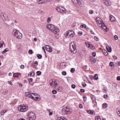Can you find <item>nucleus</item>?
<instances>
[{
  "label": "nucleus",
  "instance_id": "f257e3e1",
  "mask_svg": "<svg viewBox=\"0 0 120 120\" xmlns=\"http://www.w3.org/2000/svg\"><path fill=\"white\" fill-rule=\"evenodd\" d=\"M49 82L50 85L52 87H56L59 84L58 80L55 79L50 80Z\"/></svg>",
  "mask_w": 120,
  "mask_h": 120
},
{
  "label": "nucleus",
  "instance_id": "f03ea898",
  "mask_svg": "<svg viewBox=\"0 0 120 120\" xmlns=\"http://www.w3.org/2000/svg\"><path fill=\"white\" fill-rule=\"evenodd\" d=\"M12 33L14 35L16 38L19 39H21L22 38V34L19 32L17 30H14L12 32Z\"/></svg>",
  "mask_w": 120,
  "mask_h": 120
},
{
  "label": "nucleus",
  "instance_id": "7ed1b4c3",
  "mask_svg": "<svg viewBox=\"0 0 120 120\" xmlns=\"http://www.w3.org/2000/svg\"><path fill=\"white\" fill-rule=\"evenodd\" d=\"M61 112L64 114H68L72 112V110L71 109L69 108L65 107L63 108L61 110Z\"/></svg>",
  "mask_w": 120,
  "mask_h": 120
},
{
  "label": "nucleus",
  "instance_id": "20e7f679",
  "mask_svg": "<svg viewBox=\"0 0 120 120\" xmlns=\"http://www.w3.org/2000/svg\"><path fill=\"white\" fill-rule=\"evenodd\" d=\"M28 120H34L36 118L35 114L33 112H31L28 113Z\"/></svg>",
  "mask_w": 120,
  "mask_h": 120
},
{
  "label": "nucleus",
  "instance_id": "39448f33",
  "mask_svg": "<svg viewBox=\"0 0 120 120\" xmlns=\"http://www.w3.org/2000/svg\"><path fill=\"white\" fill-rule=\"evenodd\" d=\"M70 51L73 53H76L77 50L76 49L75 44L72 42L71 43L70 46Z\"/></svg>",
  "mask_w": 120,
  "mask_h": 120
},
{
  "label": "nucleus",
  "instance_id": "423d86ee",
  "mask_svg": "<svg viewBox=\"0 0 120 120\" xmlns=\"http://www.w3.org/2000/svg\"><path fill=\"white\" fill-rule=\"evenodd\" d=\"M56 9L58 12L61 14L65 13L66 12V9L65 8L58 6L56 7Z\"/></svg>",
  "mask_w": 120,
  "mask_h": 120
},
{
  "label": "nucleus",
  "instance_id": "0eeeda50",
  "mask_svg": "<svg viewBox=\"0 0 120 120\" xmlns=\"http://www.w3.org/2000/svg\"><path fill=\"white\" fill-rule=\"evenodd\" d=\"M66 36H67L68 38H72L75 34L74 32L72 30H69L67 31L65 33Z\"/></svg>",
  "mask_w": 120,
  "mask_h": 120
},
{
  "label": "nucleus",
  "instance_id": "6e6552de",
  "mask_svg": "<svg viewBox=\"0 0 120 120\" xmlns=\"http://www.w3.org/2000/svg\"><path fill=\"white\" fill-rule=\"evenodd\" d=\"M27 107L25 105H19L18 107L19 110L21 112H24L27 110Z\"/></svg>",
  "mask_w": 120,
  "mask_h": 120
},
{
  "label": "nucleus",
  "instance_id": "1a4fd4ad",
  "mask_svg": "<svg viewBox=\"0 0 120 120\" xmlns=\"http://www.w3.org/2000/svg\"><path fill=\"white\" fill-rule=\"evenodd\" d=\"M1 16L3 19L4 20H7L8 21H9L10 20V19L8 18L7 15L4 13H2Z\"/></svg>",
  "mask_w": 120,
  "mask_h": 120
},
{
  "label": "nucleus",
  "instance_id": "9d476101",
  "mask_svg": "<svg viewBox=\"0 0 120 120\" xmlns=\"http://www.w3.org/2000/svg\"><path fill=\"white\" fill-rule=\"evenodd\" d=\"M31 94H33L34 96H35V98H34V99L33 100H34L37 101H38L40 100V98L39 95H38L36 94L32 93Z\"/></svg>",
  "mask_w": 120,
  "mask_h": 120
},
{
  "label": "nucleus",
  "instance_id": "9b49d317",
  "mask_svg": "<svg viewBox=\"0 0 120 120\" xmlns=\"http://www.w3.org/2000/svg\"><path fill=\"white\" fill-rule=\"evenodd\" d=\"M46 50L49 52H51L52 51V49L51 47L48 45H45V46Z\"/></svg>",
  "mask_w": 120,
  "mask_h": 120
},
{
  "label": "nucleus",
  "instance_id": "f8f14e48",
  "mask_svg": "<svg viewBox=\"0 0 120 120\" xmlns=\"http://www.w3.org/2000/svg\"><path fill=\"white\" fill-rule=\"evenodd\" d=\"M46 27L49 30L51 31L55 26L51 24H49L46 25Z\"/></svg>",
  "mask_w": 120,
  "mask_h": 120
},
{
  "label": "nucleus",
  "instance_id": "ddd939ff",
  "mask_svg": "<svg viewBox=\"0 0 120 120\" xmlns=\"http://www.w3.org/2000/svg\"><path fill=\"white\" fill-rule=\"evenodd\" d=\"M32 93H31L29 92H27L25 93V95L28 97V98H31L33 100L34 99V98L32 96L31 94Z\"/></svg>",
  "mask_w": 120,
  "mask_h": 120
},
{
  "label": "nucleus",
  "instance_id": "4468645a",
  "mask_svg": "<svg viewBox=\"0 0 120 120\" xmlns=\"http://www.w3.org/2000/svg\"><path fill=\"white\" fill-rule=\"evenodd\" d=\"M77 3L76 4L78 6H79L80 7H81L82 6L83 2L81 0H78L77 2Z\"/></svg>",
  "mask_w": 120,
  "mask_h": 120
},
{
  "label": "nucleus",
  "instance_id": "2eb2a0df",
  "mask_svg": "<svg viewBox=\"0 0 120 120\" xmlns=\"http://www.w3.org/2000/svg\"><path fill=\"white\" fill-rule=\"evenodd\" d=\"M105 4L107 6H110L111 5V2L108 0H106L104 2Z\"/></svg>",
  "mask_w": 120,
  "mask_h": 120
},
{
  "label": "nucleus",
  "instance_id": "dca6fc26",
  "mask_svg": "<svg viewBox=\"0 0 120 120\" xmlns=\"http://www.w3.org/2000/svg\"><path fill=\"white\" fill-rule=\"evenodd\" d=\"M109 19L111 21L113 22L115 21L116 20L115 18L112 15H110L109 17Z\"/></svg>",
  "mask_w": 120,
  "mask_h": 120
},
{
  "label": "nucleus",
  "instance_id": "f3484780",
  "mask_svg": "<svg viewBox=\"0 0 120 120\" xmlns=\"http://www.w3.org/2000/svg\"><path fill=\"white\" fill-rule=\"evenodd\" d=\"M101 26H99V27H101L102 29L105 30L106 29H107V27L106 25L104 24V23L103 22L101 24Z\"/></svg>",
  "mask_w": 120,
  "mask_h": 120
},
{
  "label": "nucleus",
  "instance_id": "a211bd4d",
  "mask_svg": "<svg viewBox=\"0 0 120 120\" xmlns=\"http://www.w3.org/2000/svg\"><path fill=\"white\" fill-rule=\"evenodd\" d=\"M57 120H67V119L64 117L60 116L58 117Z\"/></svg>",
  "mask_w": 120,
  "mask_h": 120
},
{
  "label": "nucleus",
  "instance_id": "6ab92c4d",
  "mask_svg": "<svg viewBox=\"0 0 120 120\" xmlns=\"http://www.w3.org/2000/svg\"><path fill=\"white\" fill-rule=\"evenodd\" d=\"M94 95H92L91 96V98L92 100V102L94 103V105H95L96 104L97 102L96 101V99L94 97Z\"/></svg>",
  "mask_w": 120,
  "mask_h": 120
},
{
  "label": "nucleus",
  "instance_id": "aec40b11",
  "mask_svg": "<svg viewBox=\"0 0 120 120\" xmlns=\"http://www.w3.org/2000/svg\"><path fill=\"white\" fill-rule=\"evenodd\" d=\"M13 77H17L18 78L20 77V74L19 73H14L13 75Z\"/></svg>",
  "mask_w": 120,
  "mask_h": 120
},
{
  "label": "nucleus",
  "instance_id": "412c9836",
  "mask_svg": "<svg viewBox=\"0 0 120 120\" xmlns=\"http://www.w3.org/2000/svg\"><path fill=\"white\" fill-rule=\"evenodd\" d=\"M56 89L59 92L62 91V86H57Z\"/></svg>",
  "mask_w": 120,
  "mask_h": 120
},
{
  "label": "nucleus",
  "instance_id": "4be33fe9",
  "mask_svg": "<svg viewBox=\"0 0 120 120\" xmlns=\"http://www.w3.org/2000/svg\"><path fill=\"white\" fill-rule=\"evenodd\" d=\"M98 24V26H101L103 22H102V21H101L100 20V21H97V22H96Z\"/></svg>",
  "mask_w": 120,
  "mask_h": 120
},
{
  "label": "nucleus",
  "instance_id": "5701e85b",
  "mask_svg": "<svg viewBox=\"0 0 120 120\" xmlns=\"http://www.w3.org/2000/svg\"><path fill=\"white\" fill-rule=\"evenodd\" d=\"M106 48L107 51L109 52H110L111 51L112 49L110 47L107 46L106 47Z\"/></svg>",
  "mask_w": 120,
  "mask_h": 120
},
{
  "label": "nucleus",
  "instance_id": "b1692460",
  "mask_svg": "<svg viewBox=\"0 0 120 120\" xmlns=\"http://www.w3.org/2000/svg\"><path fill=\"white\" fill-rule=\"evenodd\" d=\"M102 52L104 55L107 56L108 54V53L105 50H103Z\"/></svg>",
  "mask_w": 120,
  "mask_h": 120
},
{
  "label": "nucleus",
  "instance_id": "393cba45",
  "mask_svg": "<svg viewBox=\"0 0 120 120\" xmlns=\"http://www.w3.org/2000/svg\"><path fill=\"white\" fill-rule=\"evenodd\" d=\"M107 91V90L106 87H104L103 88L102 91L103 93H105Z\"/></svg>",
  "mask_w": 120,
  "mask_h": 120
},
{
  "label": "nucleus",
  "instance_id": "a878e982",
  "mask_svg": "<svg viewBox=\"0 0 120 120\" xmlns=\"http://www.w3.org/2000/svg\"><path fill=\"white\" fill-rule=\"evenodd\" d=\"M34 73L33 71L30 72V73L28 74V75L30 76H33L34 75Z\"/></svg>",
  "mask_w": 120,
  "mask_h": 120
},
{
  "label": "nucleus",
  "instance_id": "bb28decb",
  "mask_svg": "<svg viewBox=\"0 0 120 120\" xmlns=\"http://www.w3.org/2000/svg\"><path fill=\"white\" fill-rule=\"evenodd\" d=\"M103 107L104 108H106L107 107V104L106 103H103L102 105Z\"/></svg>",
  "mask_w": 120,
  "mask_h": 120
},
{
  "label": "nucleus",
  "instance_id": "cd10ccee",
  "mask_svg": "<svg viewBox=\"0 0 120 120\" xmlns=\"http://www.w3.org/2000/svg\"><path fill=\"white\" fill-rule=\"evenodd\" d=\"M8 93V91L7 90H5L3 92V94L4 95H6Z\"/></svg>",
  "mask_w": 120,
  "mask_h": 120
},
{
  "label": "nucleus",
  "instance_id": "c85d7f7f",
  "mask_svg": "<svg viewBox=\"0 0 120 120\" xmlns=\"http://www.w3.org/2000/svg\"><path fill=\"white\" fill-rule=\"evenodd\" d=\"M55 34H56L59 31V29L56 27H55Z\"/></svg>",
  "mask_w": 120,
  "mask_h": 120
},
{
  "label": "nucleus",
  "instance_id": "c756f323",
  "mask_svg": "<svg viewBox=\"0 0 120 120\" xmlns=\"http://www.w3.org/2000/svg\"><path fill=\"white\" fill-rule=\"evenodd\" d=\"M95 120H101L100 116H96Z\"/></svg>",
  "mask_w": 120,
  "mask_h": 120
},
{
  "label": "nucleus",
  "instance_id": "7c9ffc66",
  "mask_svg": "<svg viewBox=\"0 0 120 120\" xmlns=\"http://www.w3.org/2000/svg\"><path fill=\"white\" fill-rule=\"evenodd\" d=\"M37 56L38 59H41L42 57V56L41 55L37 54Z\"/></svg>",
  "mask_w": 120,
  "mask_h": 120
},
{
  "label": "nucleus",
  "instance_id": "2f4dec72",
  "mask_svg": "<svg viewBox=\"0 0 120 120\" xmlns=\"http://www.w3.org/2000/svg\"><path fill=\"white\" fill-rule=\"evenodd\" d=\"M98 76L97 75V74H96L94 76V78L96 80L97 79H98Z\"/></svg>",
  "mask_w": 120,
  "mask_h": 120
},
{
  "label": "nucleus",
  "instance_id": "473e14b6",
  "mask_svg": "<svg viewBox=\"0 0 120 120\" xmlns=\"http://www.w3.org/2000/svg\"><path fill=\"white\" fill-rule=\"evenodd\" d=\"M78 0H71V1L74 4H76Z\"/></svg>",
  "mask_w": 120,
  "mask_h": 120
},
{
  "label": "nucleus",
  "instance_id": "72a5a7b5",
  "mask_svg": "<svg viewBox=\"0 0 120 120\" xmlns=\"http://www.w3.org/2000/svg\"><path fill=\"white\" fill-rule=\"evenodd\" d=\"M94 112V111H88L87 112L90 114H93V112Z\"/></svg>",
  "mask_w": 120,
  "mask_h": 120
},
{
  "label": "nucleus",
  "instance_id": "f704fd0d",
  "mask_svg": "<svg viewBox=\"0 0 120 120\" xmlns=\"http://www.w3.org/2000/svg\"><path fill=\"white\" fill-rule=\"evenodd\" d=\"M49 115H51L52 114V110L51 109H49Z\"/></svg>",
  "mask_w": 120,
  "mask_h": 120
},
{
  "label": "nucleus",
  "instance_id": "c9c22d12",
  "mask_svg": "<svg viewBox=\"0 0 120 120\" xmlns=\"http://www.w3.org/2000/svg\"><path fill=\"white\" fill-rule=\"evenodd\" d=\"M96 22H97L98 21H100V20L102 21V19L99 17H98L96 19Z\"/></svg>",
  "mask_w": 120,
  "mask_h": 120
},
{
  "label": "nucleus",
  "instance_id": "e433bc0d",
  "mask_svg": "<svg viewBox=\"0 0 120 120\" xmlns=\"http://www.w3.org/2000/svg\"><path fill=\"white\" fill-rule=\"evenodd\" d=\"M109 65L111 67H113L114 65V63L112 62H110L109 63Z\"/></svg>",
  "mask_w": 120,
  "mask_h": 120
},
{
  "label": "nucleus",
  "instance_id": "4c0bfd02",
  "mask_svg": "<svg viewBox=\"0 0 120 120\" xmlns=\"http://www.w3.org/2000/svg\"><path fill=\"white\" fill-rule=\"evenodd\" d=\"M36 74L37 75H39L41 74V72L40 71H38L36 72Z\"/></svg>",
  "mask_w": 120,
  "mask_h": 120
},
{
  "label": "nucleus",
  "instance_id": "58836bf2",
  "mask_svg": "<svg viewBox=\"0 0 120 120\" xmlns=\"http://www.w3.org/2000/svg\"><path fill=\"white\" fill-rule=\"evenodd\" d=\"M52 93L53 94H55L57 93V92L56 90H53L52 91Z\"/></svg>",
  "mask_w": 120,
  "mask_h": 120
},
{
  "label": "nucleus",
  "instance_id": "ea45409f",
  "mask_svg": "<svg viewBox=\"0 0 120 120\" xmlns=\"http://www.w3.org/2000/svg\"><path fill=\"white\" fill-rule=\"evenodd\" d=\"M80 26L81 28L84 27L85 28H86V25L85 24L81 25H80Z\"/></svg>",
  "mask_w": 120,
  "mask_h": 120
},
{
  "label": "nucleus",
  "instance_id": "a19ab883",
  "mask_svg": "<svg viewBox=\"0 0 120 120\" xmlns=\"http://www.w3.org/2000/svg\"><path fill=\"white\" fill-rule=\"evenodd\" d=\"M6 49H8V48H6V49H5L4 50V51H3L2 52V53H4L5 52H6L7 51H8V50H6Z\"/></svg>",
  "mask_w": 120,
  "mask_h": 120
},
{
  "label": "nucleus",
  "instance_id": "79ce46f5",
  "mask_svg": "<svg viewBox=\"0 0 120 120\" xmlns=\"http://www.w3.org/2000/svg\"><path fill=\"white\" fill-rule=\"evenodd\" d=\"M62 74L63 75H65L66 74V72L65 71H63L62 72Z\"/></svg>",
  "mask_w": 120,
  "mask_h": 120
},
{
  "label": "nucleus",
  "instance_id": "37998d69",
  "mask_svg": "<svg viewBox=\"0 0 120 120\" xmlns=\"http://www.w3.org/2000/svg\"><path fill=\"white\" fill-rule=\"evenodd\" d=\"M78 34L79 36H81L82 34V31H79L78 32Z\"/></svg>",
  "mask_w": 120,
  "mask_h": 120
},
{
  "label": "nucleus",
  "instance_id": "c03bdc74",
  "mask_svg": "<svg viewBox=\"0 0 120 120\" xmlns=\"http://www.w3.org/2000/svg\"><path fill=\"white\" fill-rule=\"evenodd\" d=\"M75 71V69L74 68H72L71 70V72L72 73H73Z\"/></svg>",
  "mask_w": 120,
  "mask_h": 120
},
{
  "label": "nucleus",
  "instance_id": "a18cd8bd",
  "mask_svg": "<svg viewBox=\"0 0 120 120\" xmlns=\"http://www.w3.org/2000/svg\"><path fill=\"white\" fill-rule=\"evenodd\" d=\"M94 38L95 40L96 41H98L99 39L98 37H97L96 36H94Z\"/></svg>",
  "mask_w": 120,
  "mask_h": 120
},
{
  "label": "nucleus",
  "instance_id": "49530a36",
  "mask_svg": "<svg viewBox=\"0 0 120 120\" xmlns=\"http://www.w3.org/2000/svg\"><path fill=\"white\" fill-rule=\"evenodd\" d=\"M29 53L30 54H32L33 53V52L32 50H30L29 51Z\"/></svg>",
  "mask_w": 120,
  "mask_h": 120
},
{
  "label": "nucleus",
  "instance_id": "de8ad7c7",
  "mask_svg": "<svg viewBox=\"0 0 120 120\" xmlns=\"http://www.w3.org/2000/svg\"><path fill=\"white\" fill-rule=\"evenodd\" d=\"M82 86L84 87H85L86 85V84L84 82H82Z\"/></svg>",
  "mask_w": 120,
  "mask_h": 120
},
{
  "label": "nucleus",
  "instance_id": "09e8293b",
  "mask_svg": "<svg viewBox=\"0 0 120 120\" xmlns=\"http://www.w3.org/2000/svg\"><path fill=\"white\" fill-rule=\"evenodd\" d=\"M4 43V42L3 41L1 42V43H0V48H1L3 46Z\"/></svg>",
  "mask_w": 120,
  "mask_h": 120
},
{
  "label": "nucleus",
  "instance_id": "8fccbe9b",
  "mask_svg": "<svg viewBox=\"0 0 120 120\" xmlns=\"http://www.w3.org/2000/svg\"><path fill=\"white\" fill-rule=\"evenodd\" d=\"M38 3L39 4H42V0H39L38 1Z\"/></svg>",
  "mask_w": 120,
  "mask_h": 120
},
{
  "label": "nucleus",
  "instance_id": "3c124183",
  "mask_svg": "<svg viewBox=\"0 0 120 120\" xmlns=\"http://www.w3.org/2000/svg\"><path fill=\"white\" fill-rule=\"evenodd\" d=\"M50 21V18L49 17L47 18V22H49Z\"/></svg>",
  "mask_w": 120,
  "mask_h": 120
},
{
  "label": "nucleus",
  "instance_id": "603ef678",
  "mask_svg": "<svg viewBox=\"0 0 120 120\" xmlns=\"http://www.w3.org/2000/svg\"><path fill=\"white\" fill-rule=\"evenodd\" d=\"M83 100L84 101H85L86 100V96H84L83 97Z\"/></svg>",
  "mask_w": 120,
  "mask_h": 120
},
{
  "label": "nucleus",
  "instance_id": "864d4df0",
  "mask_svg": "<svg viewBox=\"0 0 120 120\" xmlns=\"http://www.w3.org/2000/svg\"><path fill=\"white\" fill-rule=\"evenodd\" d=\"M34 64L35 65V66H37L38 65V62L35 61L34 62Z\"/></svg>",
  "mask_w": 120,
  "mask_h": 120
},
{
  "label": "nucleus",
  "instance_id": "5fc2aeb1",
  "mask_svg": "<svg viewBox=\"0 0 120 120\" xmlns=\"http://www.w3.org/2000/svg\"><path fill=\"white\" fill-rule=\"evenodd\" d=\"M4 113V111L3 110L1 111L0 112V114L2 115H3Z\"/></svg>",
  "mask_w": 120,
  "mask_h": 120
},
{
  "label": "nucleus",
  "instance_id": "6e6d98bb",
  "mask_svg": "<svg viewBox=\"0 0 120 120\" xmlns=\"http://www.w3.org/2000/svg\"><path fill=\"white\" fill-rule=\"evenodd\" d=\"M80 91L82 93H84L85 92L84 90L82 89H80Z\"/></svg>",
  "mask_w": 120,
  "mask_h": 120
},
{
  "label": "nucleus",
  "instance_id": "4d7b16f0",
  "mask_svg": "<svg viewBox=\"0 0 120 120\" xmlns=\"http://www.w3.org/2000/svg\"><path fill=\"white\" fill-rule=\"evenodd\" d=\"M93 12V11L92 10H90L89 11V13L90 14H92Z\"/></svg>",
  "mask_w": 120,
  "mask_h": 120
},
{
  "label": "nucleus",
  "instance_id": "13d9d810",
  "mask_svg": "<svg viewBox=\"0 0 120 120\" xmlns=\"http://www.w3.org/2000/svg\"><path fill=\"white\" fill-rule=\"evenodd\" d=\"M117 112L118 115L120 116V110H118Z\"/></svg>",
  "mask_w": 120,
  "mask_h": 120
},
{
  "label": "nucleus",
  "instance_id": "bf43d9fd",
  "mask_svg": "<svg viewBox=\"0 0 120 120\" xmlns=\"http://www.w3.org/2000/svg\"><path fill=\"white\" fill-rule=\"evenodd\" d=\"M75 86H76L74 84H72L71 85V87L73 89H75Z\"/></svg>",
  "mask_w": 120,
  "mask_h": 120
},
{
  "label": "nucleus",
  "instance_id": "052dcab7",
  "mask_svg": "<svg viewBox=\"0 0 120 120\" xmlns=\"http://www.w3.org/2000/svg\"><path fill=\"white\" fill-rule=\"evenodd\" d=\"M42 4L44 3H46V1H47V0H42Z\"/></svg>",
  "mask_w": 120,
  "mask_h": 120
},
{
  "label": "nucleus",
  "instance_id": "680f3d73",
  "mask_svg": "<svg viewBox=\"0 0 120 120\" xmlns=\"http://www.w3.org/2000/svg\"><path fill=\"white\" fill-rule=\"evenodd\" d=\"M29 82H31L32 81V79L31 78L28 79Z\"/></svg>",
  "mask_w": 120,
  "mask_h": 120
},
{
  "label": "nucleus",
  "instance_id": "e2e57ef3",
  "mask_svg": "<svg viewBox=\"0 0 120 120\" xmlns=\"http://www.w3.org/2000/svg\"><path fill=\"white\" fill-rule=\"evenodd\" d=\"M24 66L23 65H21L20 66V68L21 69H23L24 68Z\"/></svg>",
  "mask_w": 120,
  "mask_h": 120
},
{
  "label": "nucleus",
  "instance_id": "0e129e2a",
  "mask_svg": "<svg viewBox=\"0 0 120 120\" xmlns=\"http://www.w3.org/2000/svg\"><path fill=\"white\" fill-rule=\"evenodd\" d=\"M114 38L116 40H117L118 39V36L116 35H115L114 36Z\"/></svg>",
  "mask_w": 120,
  "mask_h": 120
},
{
  "label": "nucleus",
  "instance_id": "69168bd1",
  "mask_svg": "<svg viewBox=\"0 0 120 120\" xmlns=\"http://www.w3.org/2000/svg\"><path fill=\"white\" fill-rule=\"evenodd\" d=\"M108 97V96L107 95L105 94L104 95V97L105 98H106Z\"/></svg>",
  "mask_w": 120,
  "mask_h": 120
},
{
  "label": "nucleus",
  "instance_id": "338daca9",
  "mask_svg": "<svg viewBox=\"0 0 120 120\" xmlns=\"http://www.w3.org/2000/svg\"><path fill=\"white\" fill-rule=\"evenodd\" d=\"M92 55L94 57L95 56H96V53L95 52H93L92 53Z\"/></svg>",
  "mask_w": 120,
  "mask_h": 120
},
{
  "label": "nucleus",
  "instance_id": "774afa93",
  "mask_svg": "<svg viewBox=\"0 0 120 120\" xmlns=\"http://www.w3.org/2000/svg\"><path fill=\"white\" fill-rule=\"evenodd\" d=\"M117 79L118 81H120V76H118L117 78Z\"/></svg>",
  "mask_w": 120,
  "mask_h": 120
}]
</instances>
